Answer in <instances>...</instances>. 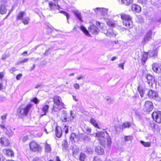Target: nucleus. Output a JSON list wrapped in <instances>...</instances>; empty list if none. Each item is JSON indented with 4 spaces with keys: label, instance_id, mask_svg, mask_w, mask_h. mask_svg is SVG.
Wrapping results in <instances>:
<instances>
[{
    "label": "nucleus",
    "instance_id": "nucleus-46",
    "mask_svg": "<svg viewBox=\"0 0 161 161\" xmlns=\"http://www.w3.org/2000/svg\"><path fill=\"white\" fill-rule=\"evenodd\" d=\"M28 139V136L27 135H25L23 136L22 138V141L23 142H25Z\"/></svg>",
    "mask_w": 161,
    "mask_h": 161
},
{
    "label": "nucleus",
    "instance_id": "nucleus-37",
    "mask_svg": "<svg viewBox=\"0 0 161 161\" xmlns=\"http://www.w3.org/2000/svg\"><path fill=\"white\" fill-rule=\"evenodd\" d=\"M146 78L147 80H154V77L149 74L146 75Z\"/></svg>",
    "mask_w": 161,
    "mask_h": 161
},
{
    "label": "nucleus",
    "instance_id": "nucleus-56",
    "mask_svg": "<svg viewBox=\"0 0 161 161\" xmlns=\"http://www.w3.org/2000/svg\"><path fill=\"white\" fill-rule=\"evenodd\" d=\"M8 55L7 54L3 55L2 57V59L4 60L8 57Z\"/></svg>",
    "mask_w": 161,
    "mask_h": 161
},
{
    "label": "nucleus",
    "instance_id": "nucleus-59",
    "mask_svg": "<svg viewBox=\"0 0 161 161\" xmlns=\"http://www.w3.org/2000/svg\"><path fill=\"white\" fill-rule=\"evenodd\" d=\"M22 76V74H18L16 76V78L17 80H19Z\"/></svg>",
    "mask_w": 161,
    "mask_h": 161
},
{
    "label": "nucleus",
    "instance_id": "nucleus-61",
    "mask_svg": "<svg viewBox=\"0 0 161 161\" xmlns=\"http://www.w3.org/2000/svg\"><path fill=\"white\" fill-rule=\"evenodd\" d=\"M22 63H23L25 62H27L28 60V58H25L24 59H23L22 60H21Z\"/></svg>",
    "mask_w": 161,
    "mask_h": 161
},
{
    "label": "nucleus",
    "instance_id": "nucleus-27",
    "mask_svg": "<svg viewBox=\"0 0 161 161\" xmlns=\"http://www.w3.org/2000/svg\"><path fill=\"white\" fill-rule=\"evenodd\" d=\"M63 146V150L64 152H69L68 150V143L67 141L65 140L64 143L62 144Z\"/></svg>",
    "mask_w": 161,
    "mask_h": 161
},
{
    "label": "nucleus",
    "instance_id": "nucleus-62",
    "mask_svg": "<svg viewBox=\"0 0 161 161\" xmlns=\"http://www.w3.org/2000/svg\"><path fill=\"white\" fill-rule=\"evenodd\" d=\"M50 49H51V48H49L47 50H46L45 52L44 53V55H47Z\"/></svg>",
    "mask_w": 161,
    "mask_h": 161
},
{
    "label": "nucleus",
    "instance_id": "nucleus-51",
    "mask_svg": "<svg viewBox=\"0 0 161 161\" xmlns=\"http://www.w3.org/2000/svg\"><path fill=\"white\" fill-rule=\"evenodd\" d=\"M86 131L88 133H91V128L88 127H87L85 128Z\"/></svg>",
    "mask_w": 161,
    "mask_h": 161
},
{
    "label": "nucleus",
    "instance_id": "nucleus-43",
    "mask_svg": "<svg viewBox=\"0 0 161 161\" xmlns=\"http://www.w3.org/2000/svg\"><path fill=\"white\" fill-rule=\"evenodd\" d=\"M107 25L110 27H114L115 26V24L111 21H108L107 22Z\"/></svg>",
    "mask_w": 161,
    "mask_h": 161
},
{
    "label": "nucleus",
    "instance_id": "nucleus-29",
    "mask_svg": "<svg viewBox=\"0 0 161 161\" xmlns=\"http://www.w3.org/2000/svg\"><path fill=\"white\" fill-rule=\"evenodd\" d=\"M90 122L95 127L97 128H99L98 125L97 124L96 119L94 118H91L90 120Z\"/></svg>",
    "mask_w": 161,
    "mask_h": 161
},
{
    "label": "nucleus",
    "instance_id": "nucleus-18",
    "mask_svg": "<svg viewBox=\"0 0 161 161\" xmlns=\"http://www.w3.org/2000/svg\"><path fill=\"white\" fill-rule=\"evenodd\" d=\"M6 5L5 3H3L1 4L0 7V13L1 14H3L7 12L6 8Z\"/></svg>",
    "mask_w": 161,
    "mask_h": 161
},
{
    "label": "nucleus",
    "instance_id": "nucleus-22",
    "mask_svg": "<svg viewBox=\"0 0 161 161\" xmlns=\"http://www.w3.org/2000/svg\"><path fill=\"white\" fill-rule=\"evenodd\" d=\"M49 106L48 105H45L43 106L42 108V111L44 113V114H41V117H42L43 115H46V113L47 112Z\"/></svg>",
    "mask_w": 161,
    "mask_h": 161
},
{
    "label": "nucleus",
    "instance_id": "nucleus-54",
    "mask_svg": "<svg viewBox=\"0 0 161 161\" xmlns=\"http://www.w3.org/2000/svg\"><path fill=\"white\" fill-rule=\"evenodd\" d=\"M146 0H138V1L141 4L145 3Z\"/></svg>",
    "mask_w": 161,
    "mask_h": 161
},
{
    "label": "nucleus",
    "instance_id": "nucleus-30",
    "mask_svg": "<svg viewBox=\"0 0 161 161\" xmlns=\"http://www.w3.org/2000/svg\"><path fill=\"white\" fill-rule=\"evenodd\" d=\"M95 152L99 154H102L104 152V150L100 147H96L95 149Z\"/></svg>",
    "mask_w": 161,
    "mask_h": 161
},
{
    "label": "nucleus",
    "instance_id": "nucleus-20",
    "mask_svg": "<svg viewBox=\"0 0 161 161\" xmlns=\"http://www.w3.org/2000/svg\"><path fill=\"white\" fill-rule=\"evenodd\" d=\"M55 134L56 136L58 138L60 137L62 134V130L61 128L59 126H57L55 129Z\"/></svg>",
    "mask_w": 161,
    "mask_h": 161
},
{
    "label": "nucleus",
    "instance_id": "nucleus-7",
    "mask_svg": "<svg viewBox=\"0 0 161 161\" xmlns=\"http://www.w3.org/2000/svg\"><path fill=\"white\" fill-rule=\"evenodd\" d=\"M121 18V19L123 20V25H127V24L126 23V22L129 21V25L130 26V27L132 26V21L131 18L128 15L126 14H120Z\"/></svg>",
    "mask_w": 161,
    "mask_h": 161
},
{
    "label": "nucleus",
    "instance_id": "nucleus-52",
    "mask_svg": "<svg viewBox=\"0 0 161 161\" xmlns=\"http://www.w3.org/2000/svg\"><path fill=\"white\" fill-rule=\"evenodd\" d=\"M99 9H100V8H97L95 9H94L95 12L96 13L100 14V12L99 10Z\"/></svg>",
    "mask_w": 161,
    "mask_h": 161
},
{
    "label": "nucleus",
    "instance_id": "nucleus-4",
    "mask_svg": "<svg viewBox=\"0 0 161 161\" xmlns=\"http://www.w3.org/2000/svg\"><path fill=\"white\" fill-rule=\"evenodd\" d=\"M0 127L3 130L5 134L9 137L12 136L14 135V132L12 130L11 126H7L5 127L4 125L0 124Z\"/></svg>",
    "mask_w": 161,
    "mask_h": 161
},
{
    "label": "nucleus",
    "instance_id": "nucleus-42",
    "mask_svg": "<svg viewBox=\"0 0 161 161\" xmlns=\"http://www.w3.org/2000/svg\"><path fill=\"white\" fill-rule=\"evenodd\" d=\"M132 137L130 136H125L124 137L125 140L126 141H130L132 140Z\"/></svg>",
    "mask_w": 161,
    "mask_h": 161
},
{
    "label": "nucleus",
    "instance_id": "nucleus-21",
    "mask_svg": "<svg viewBox=\"0 0 161 161\" xmlns=\"http://www.w3.org/2000/svg\"><path fill=\"white\" fill-rule=\"evenodd\" d=\"M73 155L75 158L78 155L79 150L78 147L75 146L73 147Z\"/></svg>",
    "mask_w": 161,
    "mask_h": 161
},
{
    "label": "nucleus",
    "instance_id": "nucleus-5",
    "mask_svg": "<svg viewBox=\"0 0 161 161\" xmlns=\"http://www.w3.org/2000/svg\"><path fill=\"white\" fill-rule=\"evenodd\" d=\"M54 2L53 3V2H50L48 3L50 10H54L55 8H59L60 7V3L63 1V0H53Z\"/></svg>",
    "mask_w": 161,
    "mask_h": 161
},
{
    "label": "nucleus",
    "instance_id": "nucleus-6",
    "mask_svg": "<svg viewBox=\"0 0 161 161\" xmlns=\"http://www.w3.org/2000/svg\"><path fill=\"white\" fill-rule=\"evenodd\" d=\"M153 106L151 101H146L144 105L143 110L146 112L149 113L153 109Z\"/></svg>",
    "mask_w": 161,
    "mask_h": 161
},
{
    "label": "nucleus",
    "instance_id": "nucleus-34",
    "mask_svg": "<svg viewBox=\"0 0 161 161\" xmlns=\"http://www.w3.org/2000/svg\"><path fill=\"white\" fill-rule=\"evenodd\" d=\"M86 158V155L85 153H81L80 155L79 159L80 161H84Z\"/></svg>",
    "mask_w": 161,
    "mask_h": 161
},
{
    "label": "nucleus",
    "instance_id": "nucleus-25",
    "mask_svg": "<svg viewBox=\"0 0 161 161\" xmlns=\"http://www.w3.org/2000/svg\"><path fill=\"white\" fill-rule=\"evenodd\" d=\"M80 30L82 31L84 33L86 36H91V35L89 33L88 31L86 30L85 27L83 25H81L80 27Z\"/></svg>",
    "mask_w": 161,
    "mask_h": 161
},
{
    "label": "nucleus",
    "instance_id": "nucleus-10",
    "mask_svg": "<svg viewBox=\"0 0 161 161\" xmlns=\"http://www.w3.org/2000/svg\"><path fill=\"white\" fill-rule=\"evenodd\" d=\"M152 31L151 30H148L144 36L142 43L144 44L150 41L152 38Z\"/></svg>",
    "mask_w": 161,
    "mask_h": 161
},
{
    "label": "nucleus",
    "instance_id": "nucleus-60",
    "mask_svg": "<svg viewBox=\"0 0 161 161\" xmlns=\"http://www.w3.org/2000/svg\"><path fill=\"white\" fill-rule=\"evenodd\" d=\"M65 131L66 134H67L68 132V126H67L66 125L65 126Z\"/></svg>",
    "mask_w": 161,
    "mask_h": 161
},
{
    "label": "nucleus",
    "instance_id": "nucleus-13",
    "mask_svg": "<svg viewBox=\"0 0 161 161\" xmlns=\"http://www.w3.org/2000/svg\"><path fill=\"white\" fill-rule=\"evenodd\" d=\"M153 70L157 73L161 72V65L156 63L153 64L152 65Z\"/></svg>",
    "mask_w": 161,
    "mask_h": 161
},
{
    "label": "nucleus",
    "instance_id": "nucleus-47",
    "mask_svg": "<svg viewBox=\"0 0 161 161\" xmlns=\"http://www.w3.org/2000/svg\"><path fill=\"white\" fill-rule=\"evenodd\" d=\"M31 101L33 102L35 104H37L39 102V101L36 97H34L31 100Z\"/></svg>",
    "mask_w": 161,
    "mask_h": 161
},
{
    "label": "nucleus",
    "instance_id": "nucleus-16",
    "mask_svg": "<svg viewBox=\"0 0 161 161\" xmlns=\"http://www.w3.org/2000/svg\"><path fill=\"white\" fill-rule=\"evenodd\" d=\"M0 143L4 146H8L9 144V141L7 138L3 136L0 138Z\"/></svg>",
    "mask_w": 161,
    "mask_h": 161
},
{
    "label": "nucleus",
    "instance_id": "nucleus-36",
    "mask_svg": "<svg viewBox=\"0 0 161 161\" xmlns=\"http://www.w3.org/2000/svg\"><path fill=\"white\" fill-rule=\"evenodd\" d=\"M59 12L63 14L64 15L66 16L67 18V22L68 23H69V21L68 20V19L70 17V15L66 12L64 11H60Z\"/></svg>",
    "mask_w": 161,
    "mask_h": 161
},
{
    "label": "nucleus",
    "instance_id": "nucleus-50",
    "mask_svg": "<svg viewBox=\"0 0 161 161\" xmlns=\"http://www.w3.org/2000/svg\"><path fill=\"white\" fill-rule=\"evenodd\" d=\"M126 23L127 24V25H125L126 27L127 28H132L133 27V23L132 22V27H130V26H129V21H127V22H126Z\"/></svg>",
    "mask_w": 161,
    "mask_h": 161
},
{
    "label": "nucleus",
    "instance_id": "nucleus-9",
    "mask_svg": "<svg viewBox=\"0 0 161 161\" xmlns=\"http://www.w3.org/2000/svg\"><path fill=\"white\" fill-rule=\"evenodd\" d=\"M152 117L156 122L161 123V111L153 112L152 114Z\"/></svg>",
    "mask_w": 161,
    "mask_h": 161
},
{
    "label": "nucleus",
    "instance_id": "nucleus-39",
    "mask_svg": "<svg viewBox=\"0 0 161 161\" xmlns=\"http://www.w3.org/2000/svg\"><path fill=\"white\" fill-rule=\"evenodd\" d=\"M141 143L145 147H149L151 144L150 143L148 142H145L143 141H141Z\"/></svg>",
    "mask_w": 161,
    "mask_h": 161
},
{
    "label": "nucleus",
    "instance_id": "nucleus-31",
    "mask_svg": "<svg viewBox=\"0 0 161 161\" xmlns=\"http://www.w3.org/2000/svg\"><path fill=\"white\" fill-rule=\"evenodd\" d=\"M148 58V54L146 53H144L143 54L142 58V63H145L147 60Z\"/></svg>",
    "mask_w": 161,
    "mask_h": 161
},
{
    "label": "nucleus",
    "instance_id": "nucleus-19",
    "mask_svg": "<svg viewBox=\"0 0 161 161\" xmlns=\"http://www.w3.org/2000/svg\"><path fill=\"white\" fill-rule=\"evenodd\" d=\"M133 11H134L137 13H139L141 11V7L138 5L136 4L132 5L131 7Z\"/></svg>",
    "mask_w": 161,
    "mask_h": 161
},
{
    "label": "nucleus",
    "instance_id": "nucleus-49",
    "mask_svg": "<svg viewBox=\"0 0 161 161\" xmlns=\"http://www.w3.org/2000/svg\"><path fill=\"white\" fill-rule=\"evenodd\" d=\"M124 63H120L118 64L119 67L121 68L122 69H124Z\"/></svg>",
    "mask_w": 161,
    "mask_h": 161
},
{
    "label": "nucleus",
    "instance_id": "nucleus-23",
    "mask_svg": "<svg viewBox=\"0 0 161 161\" xmlns=\"http://www.w3.org/2000/svg\"><path fill=\"white\" fill-rule=\"evenodd\" d=\"M3 153L7 156H14L13 152L9 149H5L4 150Z\"/></svg>",
    "mask_w": 161,
    "mask_h": 161
},
{
    "label": "nucleus",
    "instance_id": "nucleus-35",
    "mask_svg": "<svg viewBox=\"0 0 161 161\" xmlns=\"http://www.w3.org/2000/svg\"><path fill=\"white\" fill-rule=\"evenodd\" d=\"M45 151L47 152L50 151L51 150V147L50 145L48 144L46 142L45 145Z\"/></svg>",
    "mask_w": 161,
    "mask_h": 161
},
{
    "label": "nucleus",
    "instance_id": "nucleus-3",
    "mask_svg": "<svg viewBox=\"0 0 161 161\" xmlns=\"http://www.w3.org/2000/svg\"><path fill=\"white\" fill-rule=\"evenodd\" d=\"M32 107V105L31 104H28L24 107L21 106L17 110V113L20 115L27 116Z\"/></svg>",
    "mask_w": 161,
    "mask_h": 161
},
{
    "label": "nucleus",
    "instance_id": "nucleus-63",
    "mask_svg": "<svg viewBox=\"0 0 161 161\" xmlns=\"http://www.w3.org/2000/svg\"><path fill=\"white\" fill-rule=\"evenodd\" d=\"M73 98L74 100H75L76 101H78L79 100L77 97L76 96H73Z\"/></svg>",
    "mask_w": 161,
    "mask_h": 161
},
{
    "label": "nucleus",
    "instance_id": "nucleus-44",
    "mask_svg": "<svg viewBox=\"0 0 161 161\" xmlns=\"http://www.w3.org/2000/svg\"><path fill=\"white\" fill-rule=\"evenodd\" d=\"M106 100L107 103L108 104H110L113 103V100L110 98H106Z\"/></svg>",
    "mask_w": 161,
    "mask_h": 161
},
{
    "label": "nucleus",
    "instance_id": "nucleus-38",
    "mask_svg": "<svg viewBox=\"0 0 161 161\" xmlns=\"http://www.w3.org/2000/svg\"><path fill=\"white\" fill-rule=\"evenodd\" d=\"M99 10L100 12V14H102L103 15L106 14L107 13L108 11L105 8H100V9H99Z\"/></svg>",
    "mask_w": 161,
    "mask_h": 161
},
{
    "label": "nucleus",
    "instance_id": "nucleus-64",
    "mask_svg": "<svg viewBox=\"0 0 161 161\" xmlns=\"http://www.w3.org/2000/svg\"><path fill=\"white\" fill-rule=\"evenodd\" d=\"M33 161H41V160L38 158H36L33 159Z\"/></svg>",
    "mask_w": 161,
    "mask_h": 161
},
{
    "label": "nucleus",
    "instance_id": "nucleus-2",
    "mask_svg": "<svg viewBox=\"0 0 161 161\" xmlns=\"http://www.w3.org/2000/svg\"><path fill=\"white\" fill-rule=\"evenodd\" d=\"M53 99L54 104L52 109V113L55 115L63 107L64 104L61 102V98L58 96H54Z\"/></svg>",
    "mask_w": 161,
    "mask_h": 161
},
{
    "label": "nucleus",
    "instance_id": "nucleus-45",
    "mask_svg": "<svg viewBox=\"0 0 161 161\" xmlns=\"http://www.w3.org/2000/svg\"><path fill=\"white\" fill-rule=\"evenodd\" d=\"M84 140L86 141H90L91 139V138L88 136H85L84 138Z\"/></svg>",
    "mask_w": 161,
    "mask_h": 161
},
{
    "label": "nucleus",
    "instance_id": "nucleus-12",
    "mask_svg": "<svg viewBox=\"0 0 161 161\" xmlns=\"http://www.w3.org/2000/svg\"><path fill=\"white\" fill-rule=\"evenodd\" d=\"M102 32L108 36L114 37L116 36V34L112 28H109L107 30H104Z\"/></svg>",
    "mask_w": 161,
    "mask_h": 161
},
{
    "label": "nucleus",
    "instance_id": "nucleus-57",
    "mask_svg": "<svg viewBox=\"0 0 161 161\" xmlns=\"http://www.w3.org/2000/svg\"><path fill=\"white\" fill-rule=\"evenodd\" d=\"M84 76L81 75H80L79 77H77V79L78 80H84L85 79L84 78Z\"/></svg>",
    "mask_w": 161,
    "mask_h": 161
},
{
    "label": "nucleus",
    "instance_id": "nucleus-8",
    "mask_svg": "<svg viewBox=\"0 0 161 161\" xmlns=\"http://www.w3.org/2000/svg\"><path fill=\"white\" fill-rule=\"evenodd\" d=\"M29 146L30 149L34 152H40L42 149V147L40 145L34 141L30 142Z\"/></svg>",
    "mask_w": 161,
    "mask_h": 161
},
{
    "label": "nucleus",
    "instance_id": "nucleus-1",
    "mask_svg": "<svg viewBox=\"0 0 161 161\" xmlns=\"http://www.w3.org/2000/svg\"><path fill=\"white\" fill-rule=\"evenodd\" d=\"M91 134V136H95L98 138L99 142L101 145L104 147L108 146L110 147L111 143V141L110 136L107 131L103 132L99 131L95 134Z\"/></svg>",
    "mask_w": 161,
    "mask_h": 161
},
{
    "label": "nucleus",
    "instance_id": "nucleus-26",
    "mask_svg": "<svg viewBox=\"0 0 161 161\" xmlns=\"http://www.w3.org/2000/svg\"><path fill=\"white\" fill-rule=\"evenodd\" d=\"M122 4L126 6H129L132 3L133 0H121Z\"/></svg>",
    "mask_w": 161,
    "mask_h": 161
},
{
    "label": "nucleus",
    "instance_id": "nucleus-55",
    "mask_svg": "<svg viewBox=\"0 0 161 161\" xmlns=\"http://www.w3.org/2000/svg\"><path fill=\"white\" fill-rule=\"evenodd\" d=\"M93 161H102L97 157H95L94 158Z\"/></svg>",
    "mask_w": 161,
    "mask_h": 161
},
{
    "label": "nucleus",
    "instance_id": "nucleus-53",
    "mask_svg": "<svg viewBox=\"0 0 161 161\" xmlns=\"http://www.w3.org/2000/svg\"><path fill=\"white\" fill-rule=\"evenodd\" d=\"M7 114H4L3 115H2L1 116V119L3 120H5L6 119V117L7 116Z\"/></svg>",
    "mask_w": 161,
    "mask_h": 161
},
{
    "label": "nucleus",
    "instance_id": "nucleus-48",
    "mask_svg": "<svg viewBox=\"0 0 161 161\" xmlns=\"http://www.w3.org/2000/svg\"><path fill=\"white\" fill-rule=\"evenodd\" d=\"M150 127L153 129H155V124L153 122H150L149 123Z\"/></svg>",
    "mask_w": 161,
    "mask_h": 161
},
{
    "label": "nucleus",
    "instance_id": "nucleus-15",
    "mask_svg": "<svg viewBox=\"0 0 161 161\" xmlns=\"http://www.w3.org/2000/svg\"><path fill=\"white\" fill-rule=\"evenodd\" d=\"M89 31L94 35H97L98 34L99 29L95 25H91L88 29Z\"/></svg>",
    "mask_w": 161,
    "mask_h": 161
},
{
    "label": "nucleus",
    "instance_id": "nucleus-17",
    "mask_svg": "<svg viewBox=\"0 0 161 161\" xmlns=\"http://www.w3.org/2000/svg\"><path fill=\"white\" fill-rule=\"evenodd\" d=\"M71 13H73L75 15L77 19H78L80 21H83V20L82 19L81 13L78 10H72V11H71Z\"/></svg>",
    "mask_w": 161,
    "mask_h": 161
},
{
    "label": "nucleus",
    "instance_id": "nucleus-58",
    "mask_svg": "<svg viewBox=\"0 0 161 161\" xmlns=\"http://www.w3.org/2000/svg\"><path fill=\"white\" fill-rule=\"evenodd\" d=\"M74 87L76 89H78L79 88V85L78 84H75L74 85Z\"/></svg>",
    "mask_w": 161,
    "mask_h": 161
},
{
    "label": "nucleus",
    "instance_id": "nucleus-32",
    "mask_svg": "<svg viewBox=\"0 0 161 161\" xmlns=\"http://www.w3.org/2000/svg\"><path fill=\"white\" fill-rule=\"evenodd\" d=\"M138 91L140 94L141 97H142L144 93V90L143 88L140 86H139L138 87Z\"/></svg>",
    "mask_w": 161,
    "mask_h": 161
},
{
    "label": "nucleus",
    "instance_id": "nucleus-14",
    "mask_svg": "<svg viewBox=\"0 0 161 161\" xmlns=\"http://www.w3.org/2000/svg\"><path fill=\"white\" fill-rule=\"evenodd\" d=\"M152 20L154 22H161V11L158 12L154 16V17L152 18Z\"/></svg>",
    "mask_w": 161,
    "mask_h": 161
},
{
    "label": "nucleus",
    "instance_id": "nucleus-33",
    "mask_svg": "<svg viewBox=\"0 0 161 161\" xmlns=\"http://www.w3.org/2000/svg\"><path fill=\"white\" fill-rule=\"evenodd\" d=\"M22 22L25 25L28 24L30 21V18L29 17H25L22 20Z\"/></svg>",
    "mask_w": 161,
    "mask_h": 161
},
{
    "label": "nucleus",
    "instance_id": "nucleus-11",
    "mask_svg": "<svg viewBox=\"0 0 161 161\" xmlns=\"http://www.w3.org/2000/svg\"><path fill=\"white\" fill-rule=\"evenodd\" d=\"M147 95L149 98H152L156 100H159L157 93L152 90H149L147 92Z\"/></svg>",
    "mask_w": 161,
    "mask_h": 161
},
{
    "label": "nucleus",
    "instance_id": "nucleus-28",
    "mask_svg": "<svg viewBox=\"0 0 161 161\" xmlns=\"http://www.w3.org/2000/svg\"><path fill=\"white\" fill-rule=\"evenodd\" d=\"M62 115L61 117V120L64 122H66L67 121V114L66 111L64 110L62 111Z\"/></svg>",
    "mask_w": 161,
    "mask_h": 161
},
{
    "label": "nucleus",
    "instance_id": "nucleus-24",
    "mask_svg": "<svg viewBox=\"0 0 161 161\" xmlns=\"http://www.w3.org/2000/svg\"><path fill=\"white\" fill-rule=\"evenodd\" d=\"M25 13L24 11L20 12L17 15L16 17L17 20H22L23 18V17L25 15Z\"/></svg>",
    "mask_w": 161,
    "mask_h": 161
},
{
    "label": "nucleus",
    "instance_id": "nucleus-41",
    "mask_svg": "<svg viewBox=\"0 0 161 161\" xmlns=\"http://www.w3.org/2000/svg\"><path fill=\"white\" fill-rule=\"evenodd\" d=\"M75 139H77L75 134L74 133H72L71 134V141H73L75 142Z\"/></svg>",
    "mask_w": 161,
    "mask_h": 161
},
{
    "label": "nucleus",
    "instance_id": "nucleus-40",
    "mask_svg": "<svg viewBox=\"0 0 161 161\" xmlns=\"http://www.w3.org/2000/svg\"><path fill=\"white\" fill-rule=\"evenodd\" d=\"M130 126V124L128 122H125L123 124L122 129L123 128H129Z\"/></svg>",
    "mask_w": 161,
    "mask_h": 161
}]
</instances>
